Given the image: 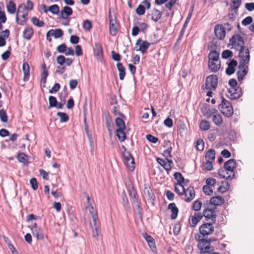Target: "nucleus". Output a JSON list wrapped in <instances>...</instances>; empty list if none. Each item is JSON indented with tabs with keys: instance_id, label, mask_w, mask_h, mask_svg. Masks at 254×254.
<instances>
[{
	"instance_id": "obj_15",
	"label": "nucleus",
	"mask_w": 254,
	"mask_h": 254,
	"mask_svg": "<svg viewBox=\"0 0 254 254\" xmlns=\"http://www.w3.org/2000/svg\"><path fill=\"white\" fill-rule=\"evenodd\" d=\"M193 6H192L190 10H189V12L188 13V15L187 16V17L186 19V21L184 24V25L183 26V28L180 33V35H179V36L178 38V40H177V41L179 42L180 40H181L182 39V37L184 35V32H185V30L186 28V27L187 26V25L189 23V22L190 21V18H191V17L192 16V12H193Z\"/></svg>"
},
{
	"instance_id": "obj_4",
	"label": "nucleus",
	"mask_w": 254,
	"mask_h": 254,
	"mask_svg": "<svg viewBox=\"0 0 254 254\" xmlns=\"http://www.w3.org/2000/svg\"><path fill=\"white\" fill-rule=\"evenodd\" d=\"M229 85L230 87L228 90L226 94L227 97L232 99L235 100L238 98V93L237 92V85L238 83L236 79H231L229 81Z\"/></svg>"
},
{
	"instance_id": "obj_42",
	"label": "nucleus",
	"mask_w": 254,
	"mask_h": 254,
	"mask_svg": "<svg viewBox=\"0 0 254 254\" xmlns=\"http://www.w3.org/2000/svg\"><path fill=\"white\" fill-rule=\"evenodd\" d=\"M31 21L34 25L39 27H43L45 25V23L43 21H40L36 17H32Z\"/></svg>"
},
{
	"instance_id": "obj_8",
	"label": "nucleus",
	"mask_w": 254,
	"mask_h": 254,
	"mask_svg": "<svg viewBox=\"0 0 254 254\" xmlns=\"http://www.w3.org/2000/svg\"><path fill=\"white\" fill-rule=\"evenodd\" d=\"M238 0H232L230 4L229 16L230 19L234 20L238 14Z\"/></svg>"
},
{
	"instance_id": "obj_34",
	"label": "nucleus",
	"mask_w": 254,
	"mask_h": 254,
	"mask_svg": "<svg viewBox=\"0 0 254 254\" xmlns=\"http://www.w3.org/2000/svg\"><path fill=\"white\" fill-rule=\"evenodd\" d=\"M219 54L216 50H212L208 55L209 61L218 62Z\"/></svg>"
},
{
	"instance_id": "obj_23",
	"label": "nucleus",
	"mask_w": 254,
	"mask_h": 254,
	"mask_svg": "<svg viewBox=\"0 0 254 254\" xmlns=\"http://www.w3.org/2000/svg\"><path fill=\"white\" fill-rule=\"evenodd\" d=\"M168 208L171 210L172 214L171 215V218L172 220L176 219L178 216L179 213V209L176 205L175 203H171L169 204Z\"/></svg>"
},
{
	"instance_id": "obj_45",
	"label": "nucleus",
	"mask_w": 254,
	"mask_h": 254,
	"mask_svg": "<svg viewBox=\"0 0 254 254\" xmlns=\"http://www.w3.org/2000/svg\"><path fill=\"white\" fill-rule=\"evenodd\" d=\"M49 108L56 107L57 105L58 101L55 97L50 96L49 97Z\"/></svg>"
},
{
	"instance_id": "obj_36",
	"label": "nucleus",
	"mask_w": 254,
	"mask_h": 254,
	"mask_svg": "<svg viewBox=\"0 0 254 254\" xmlns=\"http://www.w3.org/2000/svg\"><path fill=\"white\" fill-rule=\"evenodd\" d=\"M42 67H43V72L41 75V82L43 83H46L47 77L48 76V71L46 67V65L45 64H42Z\"/></svg>"
},
{
	"instance_id": "obj_3",
	"label": "nucleus",
	"mask_w": 254,
	"mask_h": 254,
	"mask_svg": "<svg viewBox=\"0 0 254 254\" xmlns=\"http://www.w3.org/2000/svg\"><path fill=\"white\" fill-rule=\"evenodd\" d=\"M220 111L224 116L230 117L233 113V109L231 104L223 97H222L221 103L218 106Z\"/></svg>"
},
{
	"instance_id": "obj_24",
	"label": "nucleus",
	"mask_w": 254,
	"mask_h": 254,
	"mask_svg": "<svg viewBox=\"0 0 254 254\" xmlns=\"http://www.w3.org/2000/svg\"><path fill=\"white\" fill-rule=\"evenodd\" d=\"M72 9L71 7L65 6L63 7L61 11V16L63 19H66L72 14Z\"/></svg>"
},
{
	"instance_id": "obj_13",
	"label": "nucleus",
	"mask_w": 254,
	"mask_h": 254,
	"mask_svg": "<svg viewBox=\"0 0 254 254\" xmlns=\"http://www.w3.org/2000/svg\"><path fill=\"white\" fill-rule=\"evenodd\" d=\"M156 161L167 171H169L171 170V164H173V161L172 160H169L167 158H166V159H163L160 158H157L156 159Z\"/></svg>"
},
{
	"instance_id": "obj_17",
	"label": "nucleus",
	"mask_w": 254,
	"mask_h": 254,
	"mask_svg": "<svg viewBox=\"0 0 254 254\" xmlns=\"http://www.w3.org/2000/svg\"><path fill=\"white\" fill-rule=\"evenodd\" d=\"M144 193L148 200H150L152 205H154L155 201V196L151 188L150 187H145Z\"/></svg>"
},
{
	"instance_id": "obj_55",
	"label": "nucleus",
	"mask_w": 254,
	"mask_h": 254,
	"mask_svg": "<svg viewBox=\"0 0 254 254\" xmlns=\"http://www.w3.org/2000/svg\"><path fill=\"white\" fill-rule=\"evenodd\" d=\"M196 149L199 151H202L204 149V142L202 139H199L197 140L196 143Z\"/></svg>"
},
{
	"instance_id": "obj_1",
	"label": "nucleus",
	"mask_w": 254,
	"mask_h": 254,
	"mask_svg": "<svg viewBox=\"0 0 254 254\" xmlns=\"http://www.w3.org/2000/svg\"><path fill=\"white\" fill-rule=\"evenodd\" d=\"M250 59L249 48L241 45L239 50V81L248 73Z\"/></svg>"
},
{
	"instance_id": "obj_29",
	"label": "nucleus",
	"mask_w": 254,
	"mask_h": 254,
	"mask_svg": "<svg viewBox=\"0 0 254 254\" xmlns=\"http://www.w3.org/2000/svg\"><path fill=\"white\" fill-rule=\"evenodd\" d=\"M218 175L220 178L225 179H232L233 177L230 174H227L226 170L223 167L220 168L218 171Z\"/></svg>"
},
{
	"instance_id": "obj_16",
	"label": "nucleus",
	"mask_w": 254,
	"mask_h": 254,
	"mask_svg": "<svg viewBox=\"0 0 254 254\" xmlns=\"http://www.w3.org/2000/svg\"><path fill=\"white\" fill-rule=\"evenodd\" d=\"M200 234H196L194 235V239L197 242V247L198 249L200 250V254H203V251H205L206 249H208V248H207V246L204 247V245L202 246L201 242L202 240H205V238H203Z\"/></svg>"
},
{
	"instance_id": "obj_35",
	"label": "nucleus",
	"mask_w": 254,
	"mask_h": 254,
	"mask_svg": "<svg viewBox=\"0 0 254 254\" xmlns=\"http://www.w3.org/2000/svg\"><path fill=\"white\" fill-rule=\"evenodd\" d=\"M7 11L10 14L15 12L16 4L12 1H9L6 5Z\"/></svg>"
},
{
	"instance_id": "obj_54",
	"label": "nucleus",
	"mask_w": 254,
	"mask_h": 254,
	"mask_svg": "<svg viewBox=\"0 0 254 254\" xmlns=\"http://www.w3.org/2000/svg\"><path fill=\"white\" fill-rule=\"evenodd\" d=\"M27 157L24 153H19L17 154V158L20 162L25 164L26 161V158Z\"/></svg>"
},
{
	"instance_id": "obj_10",
	"label": "nucleus",
	"mask_w": 254,
	"mask_h": 254,
	"mask_svg": "<svg viewBox=\"0 0 254 254\" xmlns=\"http://www.w3.org/2000/svg\"><path fill=\"white\" fill-rule=\"evenodd\" d=\"M214 34L216 36L215 37L219 40H223L226 35L225 28L221 25L217 24L214 28Z\"/></svg>"
},
{
	"instance_id": "obj_19",
	"label": "nucleus",
	"mask_w": 254,
	"mask_h": 254,
	"mask_svg": "<svg viewBox=\"0 0 254 254\" xmlns=\"http://www.w3.org/2000/svg\"><path fill=\"white\" fill-rule=\"evenodd\" d=\"M93 51L94 56L97 59L99 60L102 58L103 49L100 44L95 43Z\"/></svg>"
},
{
	"instance_id": "obj_32",
	"label": "nucleus",
	"mask_w": 254,
	"mask_h": 254,
	"mask_svg": "<svg viewBox=\"0 0 254 254\" xmlns=\"http://www.w3.org/2000/svg\"><path fill=\"white\" fill-rule=\"evenodd\" d=\"M125 129L117 128L116 129L117 136L121 142L124 141L126 139V134L125 132Z\"/></svg>"
},
{
	"instance_id": "obj_37",
	"label": "nucleus",
	"mask_w": 254,
	"mask_h": 254,
	"mask_svg": "<svg viewBox=\"0 0 254 254\" xmlns=\"http://www.w3.org/2000/svg\"><path fill=\"white\" fill-rule=\"evenodd\" d=\"M212 121L217 126H220L223 123L222 117L220 114L213 115Z\"/></svg>"
},
{
	"instance_id": "obj_39",
	"label": "nucleus",
	"mask_w": 254,
	"mask_h": 254,
	"mask_svg": "<svg viewBox=\"0 0 254 254\" xmlns=\"http://www.w3.org/2000/svg\"><path fill=\"white\" fill-rule=\"evenodd\" d=\"M116 125L118 128L125 129L126 126L123 120L120 118H117L115 120Z\"/></svg>"
},
{
	"instance_id": "obj_48",
	"label": "nucleus",
	"mask_w": 254,
	"mask_h": 254,
	"mask_svg": "<svg viewBox=\"0 0 254 254\" xmlns=\"http://www.w3.org/2000/svg\"><path fill=\"white\" fill-rule=\"evenodd\" d=\"M128 191L129 195L132 199L133 201H135V199H138L137 192L133 187L129 189Z\"/></svg>"
},
{
	"instance_id": "obj_6",
	"label": "nucleus",
	"mask_w": 254,
	"mask_h": 254,
	"mask_svg": "<svg viewBox=\"0 0 254 254\" xmlns=\"http://www.w3.org/2000/svg\"><path fill=\"white\" fill-rule=\"evenodd\" d=\"M218 84V78L216 75L208 76L206 79L205 88L207 90H215Z\"/></svg>"
},
{
	"instance_id": "obj_51",
	"label": "nucleus",
	"mask_w": 254,
	"mask_h": 254,
	"mask_svg": "<svg viewBox=\"0 0 254 254\" xmlns=\"http://www.w3.org/2000/svg\"><path fill=\"white\" fill-rule=\"evenodd\" d=\"M202 204V203L200 200H196L192 205V208L195 211H198L201 209Z\"/></svg>"
},
{
	"instance_id": "obj_5",
	"label": "nucleus",
	"mask_w": 254,
	"mask_h": 254,
	"mask_svg": "<svg viewBox=\"0 0 254 254\" xmlns=\"http://www.w3.org/2000/svg\"><path fill=\"white\" fill-rule=\"evenodd\" d=\"M213 224L214 223L212 222H205L202 224L199 228V232L200 234L203 237H205L212 234L214 231V227L213 226Z\"/></svg>"
},
{
	"instance_id": "obj_57",
	"label": "nucleus",
	"mask_w": 254,
	"mask_h": 254,
	"mask_svg": "<svg viewBox=\"0 0 254 254\" xmlns=\"http://www.w3.org/2000/svg\"><path fill=\"white\" fill-rule=\"evenodd\" d=\"M83 28L87 31H89L92 28V23L89 20H85L83 23Z\"/></svg>"
},
{
	"instance_id": "obj_62",
	"label": "nucleus",
	"mask_w": 254,
	"mask_h": 254,
	"mask_svg": "<svg viewBox=\"0 0 254 254\" xmlns=\"http://www.w3.org/2000/svg\"><path fill=\"white\" fill-rule=\"evenodd\" d=\"M146 139L150 142L155 143L158 141V138L151 134H147L146 136Z\"/></svg>"
},
{
	"instance_id": "obj_14",
	"label": "nucleus",
	"mask_w": 254,
	"mask_h": 254,
	"mask_svg": "<svg viewBox=\"0 0 254 254\" xmlns=\"http://www.w3.org/2000/svg\"><path fill=\"white\" fill-rule=\"evenodd\" d=\"M136 45L139 46V49L137 51H139L141 53L144 54L149 48L150 43L147 41H143L141 39H138L136 41Z\"/></svg>"
},
{
	"instance_id": "obj_61",
	"label": "nucleus",
	"mask_w": 254,
	"mask_h": 254,
	"mask_svg": "<svg viewBox=\"0 0 254 254\" xmlns=\"http://www.w3.org/2000/svg\"><path fill=\"white\" fill-rule=\"evenodd\" d=\"M111 56L112 59L115 61L119 62L121 59L120 55L114 51L111 52Z\"/></svg>"
},
{
	"instance_id": "obj_22",
	"label": "nucleus",
	"mask_w": 254,
	"mask_h": 254,
	"mask_svg": "<svg viewBox=\"0 0 254 254\" xmlns=\"http://www.w3.org/2000/svg\"><path fill=\"white\" fill-rule=\"evenodd\" d=\"M224 202V199L223 197L219 196H214L210 198L209 202H208L209 205L212 204L213 205L219 206L223 204Z\"/></svg>"
},
{
	"instance_id": "obj_20",
	"label": "nucleus",
	"mask_w": 254,
	"mask_h": 254,
	"mask_svg": "<svg viewBox=\"0 0 254 254\" xmlns=\"http://www.w3.org/2000/svg\"><path fill=\"white\" fill-rule=\"evenodd\" d=\"M237 64V61L232 60L228 64V67L226 69V73L228 75L233 74L235 71V67Z\"/></svg>"
},
{
	"instance_id": "obj_43",
	"label": "nucleus",
	"mask_w": 254,
	"mask_h": 254,
	"mask_svg": "<svg viewBox=\"0 0 254 254\" xmlns=\"http://www.w3.org/2000/svg\"><path fill=\"white\" fill-rule=\"evenodd\" d=\"M48 10L54 14H58L60 12V7L57 4H54L48 7Z\"/></svg>"
},
{
	"instance_id": "obj_31",
	"label": "nucleus",
	"mask_w": 254,
	"mask_h": 254,
	"mask_svg": "<svg viewBox=\"0 0 254 254\" xmlns=\"http://www.w3.org/2000/svg\"><path fill=\"white\" fill-rule=\"evenodd\" d=\"M34 237H36L38 240H43L44 239V234L42 228H39L37 229L33 230L32 232Z\"/></svg>"
},
{
	"instance_id": "obj_26",
	"label": "nucleus",
	"mask_w": 254,
	"mask_h": 254,
	"mask_svg": "<svg viewBox=\"0 0 254 254\" xmlns=\"http://www.w3.org/2000/svg\"><path fill=\"white\" fill-rule=\"evenodd\" d=\"M34 34V30L32 27H26L23 31V37L28 40L31 39Z\"/></svg>"
},
{
	"instance_id": "obj_59",
	"label": "nucleus",
	"mask_w": 254,
	"mask_h": 254,
	"mask_svg": "<svg viewBox=\"0 0 254 254\" xmlns=\"http://www.w3.org/2000/svg\"><path fill=\"white\" fill-rule=\"evenodd\" d=\"M30 184L31 185V188L34 190H36L38 189V186L37 180L35 178H32L31 179L30 181Z\"/></svg>"
},
{
	"instance_id": "obj_52",
	"label": "nucleus",
	"mask_w": 254,
	"mask_h": 254,
	"mask_svg": "<svg viewBox=\"0 0 254 254\" xmlns=\"http://www.w3.org/2000/svg\"><path fill=\"white\" fill-rule=\"evenodd\" d=\"M175 191L180 195H183L185 193V188L182 185V187H179L178 184L175 186Z\"/></svg>"
},
{
	"instance_id": "obj_7",
	"label": "nucleus",
	"mask_w": 254,
	"mask_h": 254,
	"mask_svg": "<svg viewBox=\"0 0 254 254\" xmlns=\"http://www.w3.org/2000/svg\"><path fill=\"white\" fill-rule=\"evenodd\" d=\"M125 162L127 167L132 171L135 168L134 161L131 154L129 152H124L123 154Z\"/></svg>"
},
{
	"instance_id": "obj_2",
	"label": "nucleus",
	"mask_w": 254,
	"mask_h": 254,
	"mask_svg": "<svg viewBox=\"0 0 254 254\" xmlns=\"http://www.w3.org/2000/svg\"><path fill=\"white\" fill-rule=\"evenodd\" d=\"M210 205L208 202L206 201L203 203L204 209L202 213V217L204 216L206 221L211 220L213 223H215L216 221L217 214L216 212H213L211 208H209Z\"/></svg>"
},
{
	"instance_id": "obj_44",
	"label": "nucleus",
	"mask_w": 254,
	"mask_h": 254,
	"mask_svg": "<svg viewBox=\"0 0 254 254\" xmlns=\"http://www.w3.org/2000/svg\"><path fill=\"white\" fill-rule=\"evenodd\" d=\"M233 56V52L230 50H225L222 53L221 56L223 59L231 58Z\"/></svg>"
},
{
	"instance_id": "obj_46",
	"label": "nucleus",
	"mask_w": 254,
	"mask_h": 254,
	"mask_svg": "<svg viewBox=\"0 0 254 254\" xmlns=\"http://www.w3.org/2000/svg\"><path fill=\"white\" fill-rule=\"evenodd\" d=\"M0 119L3 123H6L8 121V117L6 111L3 109L0 110Z\"/></svg>"
},
{
	"instance_id": "obj_28",
	"label": "nucleus",
	"mask_w": 254,
	"mask_h": 254,
	"mask_svg": "<svg viewBox=\"0 0 254 254\" xmlns=\"http://www.w3.org/2000/svg\"><path fill=\"white\" fill-rule=\"evenodd\" d=\"M162 15V12L156 8H154L151 13V19L154 22H157L160 19Z\"/></svg>"
},
{
	"instance_id": "obj_47",
	"label": "nucleus",
	"mask_w": 254,
	"mask_h": 254,
	"mask_svg": "<svg viewBox=\"0 0 254 254\" xmlns=\"http://www.w3.org/2000/svg\"><path fill=\"white\" fill-rule=\"evenodd\" d=\"M22 70L24 74V79L27 76L29 75V66L27 62L23 63L22 65Z\"/></svg>"
},
{
	"instance_id": "obj_56",
	"label": "nucleus",
	"mask_w": 254,
	"mask_h": 254,
	"mask_svg": "<svg viewBox=\"0 0 254 254\" xmlns=\"http://www.w3.org/2000/svg\"><path fill=\"white\" fill-rule=\"evenodd\" d=\"M203 192L208 195H211L213 193V190L209 187L205 185L202 188Z\"/></svg>"
},
{
	"instance_id": "obj_41",
	"label": "nucleus",
	"mask_w": 254,
	"mask_h": 254,
	"mask_svg": "<svg viewBox=\"0 0 254 254\" xmlns=\"http://www.w3.org/2000/svg\"><path fill=\"white\" fill-rule=\"evenodd\" d=\"M19 13H18L17 12V15H16V21L20 25H23L26 22V21H27V15H28V13L27 12H26V13H23L22 15H21L22 16V20H21L20 22H19V18H18V14Z\"/></svg>"
},
{
	"instance_id": "obj_21",
	"label": "nucleus",
	"mask_w": 254,
	"mask_h": 254,
	"mask_svg": "<svg viewBox=\"0 0 254 254\" xmlns=\"http://www.w3.org/2000/svg\"><path fill=\"white\" fill-rule=\"evenodd\" d=\"M220 62H216V61H209L208 68L209 70L213 72H217L220 68Z\"/></svg>"
},
{
	"instance_id": "obj_30",
	"label": "nucleus",
	"mask_w": 254,
	"mask_h": 254,
	"mask_svg": "<svg viewBox=\"0 0 254 254\" xmlns=\"http://www.w3.org/2000/svg\"><path fill=\"white\" fill-rule=\"evenodd\" d=\"M215 151L213 149H210L206 153L205 159L206 161L214 162L215 159Z\"/></svg>"
},
{
	"instance_id": "obj_64",
	"label": "nucleus",
	"mask_w": 254,
	"mask_h": 254,
	"mask_svg": "<svg viewBox=\"0 0 254 254\" xmlns=\"http://www.w3.org/2000/svg\"><path fill=\"white\" fill-rule=\"evenodd\" d=\"M253 21V18L251 16H248L246 18H245L242 21V24L244 26H247L250 23H251Z\"/></svg>"
},
{
	"instance_id": "obj_53",
	"label": "nucleus",
	"mask_w": 254,
	"mask_h": 254,
	"mask_svg": "<svg viewBox=\"0 0 254 254\" xmlns=\"http://www.w3.org/2000/svg\"><path fill=\"white\" fill-rule=\"evenodd\" d=\"M110 33L112 36H115L118 32L117 24L111 23L109 26Z\"/></svg>"
},
{
	"instance_id": "obj_11",
	"label": "nucleus",
	"mask_w": 254,
	"mask_h": 254,
	"mask_svg": "<svg viewBox=\"0 0 254 254\" xmlns=\"http://www.w3.org/2000/svg\"><path fill=\"white\" fill-rule=\"evenodd\" d=\"M217 241V239L216 238H210L209 239H205V240H202L201 242L202 246L204 245L205 246H207V248H208V249H206L205 251H203V254H205L208 253H211L214 251V248L213 246L211 245V243L213 242H215Z\"/></svg>"
},
{
	"instance_id": "obj_12",
	"label": "nucleus",
	"mask_w": 254,
	"mask_h": 254,
	"mask_svg": "<svg viewBox=\"0 0 254 254\" xmlns=\"http://www.w3.org/2000/svg\"><path fill=\"white\" fill-rule=\"evenodd\" d=\"M184 194L186 196L185 201L187 202H190L194 198L195 195L193 187L190 186L186 190L185 189V193Z\"/></svg>"
},
{
	"instance_id": "obj_25",
	"label": "nucleus",
	"mask_w": 254,
	"mask_h": 254,
	"mask_svg": "<svg viewBox=\"0 0 254 254\" xmlns=\"http://www.w3.org/2000/svg\"><path fill=\"white\" fill-rule=\"evenodd\" d=\"M33 9V4L32 2L30 0H27L26 2V6L23 4H20L17 9V13H20L22 10H32Z\"/></svg>"
},
{
	"instance_id": "obj_63",
	"label": "nucleus",
	"mask_w": 254,
	"mask_h": 254,
	"mask_svg": "<svg viewBox=\"0 0 254 254\" xmlns=\"http://www.w3.org/2000/svg\"><path fill=\"white\" fill-rule=\"evenodd\" d=\"M60 89V84L59 83H55L54 86L49 90V93L51 94L57 92Z\"/></svg>"
},
{
	"instance_id": "obj_38",
	"label": "nucleus",
	"mask_w": 254,
	"mask_h": 254,
	"mask_svg": "<svg viewBox=\"0 0 254 254\" xmlns=\"http://www.w3.org/2000/svg\"><path fill=\"white\" fill-rule=\"evenodd\" d=\"M210 123L208 121L206 120H202L199 125V127L202 130H207L210 128Z\"/></svg>"
},
{
	"instance_id": "obj_18",
	"label": "nucleus",
	"mask_w": 254,
	"mask_h": 254,
	"mask_svg": "<svg viewBox=\"0 0 254 254\" xmlns=\"http://www.w3.org/2000/svg\"><path fill=\"white\" fill-rule=\"evenodd\" d=\"M202 218V213L199 212H195L194 215L191 216V221H190V226L195 227L197 223Z\"/></svg>"
},
{
	"instance_id": "obj_40",
	"label": "nucleus",
	"mask_w": 254,
	"mask_h": 254,
	"mask_svg": "<svg viewBox=\"0 0 254 254\" xmlns=\"http://www.w3.org/2000/svg\"><path fill=\"white\" fill-rule=\"evenodd\" d=\"M57 115L60 118V122L61 123L66 122L69 120L68 115L65 113L58 112Z\"/></svg>"
},
{
	"instance_id": "obj_33",
	"label": "nucleus",
	"mask_w": 254,
	"mask_h": 254,
	"mask_svg": "<svg viewBox=\"0 0 254 254\" xmlns=\"http://www.w3.org/2000/svg\"><path fill=\"white\" fill-rule=\"evenodd\" d=\"M174 179L177 180L178 186L182 187L183 183L184 182V178L182 174L179 172H176L174 174Z\"/></svg>"
},
{
	"instance_id": "obj_49",
	"label": "nucleus",
	"mask_w": 254,
	"mask_h": 254,
	"mask_svg": "<svg viewBox=\"0 0 254 254\" xmlns=\"http://www.w3.org/2000/svg\"><path fill=\"white\" fill-rule=\"evenodd\" d=\"M133 202L136 209L138 214L139 215L140 217H141L142 215V208L140 207L139 201L138 199H135V200L133 201Z\"/></svg>"
},
{
	"instance_id": "obj_50",
	"label": "nucleus",
	"mask_w": 254,
	"mask_h": 254,
	"mask_svg": "<svg viewBox=\"0 0 254 254\" xmlns=\"http://www.w3.org/2000/svg\"><path fill=\"white\" fill-rule=\"evenodd\" d=\"M213 162L206 160V162L203 165V170L207 171L212 170L213 169Z\"/></svg>"
},
{
	"instance_id": "obj_58",
	"label": "nucleus",
	"mask_w": 254,
	"mask_h": 254,
	"mask_svg": "<svg viewBox=\"0 0 254 254\" xmlns=\"http://www.w3.org/2000/svg\"><path fill=\"white\" fill-rule=\"evenodd\" d=\"M224 184H225V185L220 186L218 187V188L217 189V190L219 192L223 193V192H226L228 190V188H229L228 183L227 182H225L224 183Z\"/></svg>"
},
{
	"instance_id": "obj_27",
	"label": "nucleus",
	"mask_w": 254,
	"mask_h": 254,
	"mask_svg": "<svg viewBox=\"0 0 254 254\" xmlns=\"http://www.w3.org/2000/svg\"><path fill=\"white\" fill-rule=\"evenodd\" d=\"M117 67L119 71V78L121 80H123L126 75V68L123 64L120 62L117 64Z\"/></svg>"
},
{
	"instance_id": "obj_9",
	"label": "nucleus",
	"mask_w": 254,
	"mask_h": 254,
	"mask_svg": "<svg viewBox=\"0 0 254 254\" xmlns=\"http://www.w3.org/2000/svg\"><path fill=\"white\" fill-rule=\"evenodd\" d=\"M236 166V162L234 159H231L226 161L224 164V168L227 171V174H231L233 177H234V170Z\"/></svg>"
},
{
	"instance_id": "obj_60",
	"label": "nucleus",
	"mask_w": 254,
	"mask_h": 254,
	"mask_svg": "<svg viewBox=\"0 0 254 254\" xmlns=\"http://www.w3.org/2000/svg\"><path fill=\"white\" fill-rule=\"evenodd\" d=\"M145 11V7L141 4L139 5L136 9V12L139 15H142L144 14Z\"/></svg>"
}]
</instances>
